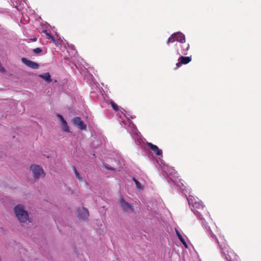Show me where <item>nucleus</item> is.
<instances>
[{"label": "nucleus", "instance_id": "1", "mask_svg": "<svg viewBox=\"0 0 261 261\" xmlns=\"http://www.w3.org/2000/svg\"><path fill=\"white\" fill-rule=\"evenodd\" d=\"M14 212L18 220L22 223L29 221L28 213L23 205L18 204L14 207Z\"/></svg>", "mask_w": 261, "mask_h": 261}, {"label": "nucleus", "instance_id": "2", "mask_svg": "<svg viewBox=\"0 0 261 261\" xmlns=\"http://www.w3.org/2000/svg\"><path fill=\"white\" fill-rule=\"evenodd\" d=\"M189 204L191 207V208L193 212L194 210H202L203 208V205L202 202L199 200L197 198H196L192 195H190L187 198Z\"/></svg>", "mask_w": 261, "mask_h": 261}, {"label": "nucleus", "instance_id": "3", "mask_svg": "<svg viewBox=\"0 0 261 261\" xmlns=\"http://www.w3.org/2000/svg\"><path fill=\"white\" fill-rule=\"evenodd\" d=\"M30 170L35 179H38L43 177L44 175L42 168L38 165H32L30 167Z\"/></svg>", "mask_w": 261, "mask_h": 261}, {"label": "nucleus", "instance_id": "4", "mask_svg": "<svg viewBox=\"0 0 261 261\" xmlns=\"http://www.w3.org/2000/svg\"><path fill=\"white\" fill-rule=\"evenodd\" d=\"M222 251L227 261H238L237 255L232 250H229L228 247L224 246V248H222Z\"/></svg>", "mask_w": 261, "mask_h": 261}, {"label": "nucleus", "instance_id": "5", "mask_svg": "<svg viewBox=\"0 0 261 261\" xmlns=\"http://www.w3.org/2000/svg\"><path fill=\"white\" fill-rule=\"evenodd\" d=\"M178 41L181 43H184L185 42V35L180 32H177L176 33H174L172 34L168 39L167 44H169L170 42H173L174 41Z\"/></svg>", "mask_w": 261, "mask_h": 261}, {"label": "nucleus", "instance_id": "6", "mask_svg": "<svg viewBox=\"0 0 261 261\" xmlns=\"http://www.w3.org/2000/svg\"><path fill=\"white\" fill-rule=\"evenodd\" d=\"M77 216L80 219L85 220L89 217V212L87 209L82 207L77 209Z\"/></svg>", "mask_w": 261, "mask_h": 261}, {"label": "nucleus", "instance_id": "7", "mask_svg": "<svg viewBox=\"0 0 261 261\" xmlns=\"http://www.w3.org/2000/svg\"><path fill=\"white\" fill-rule=\"evenodd\" d=\"M72 122L74 125L77 126L80 129L85 130L86 129V125L80 117H76L74 118L73 119Z\"/></svg>", "mask_w": 261, "mask_h": 261}, {"label": "nucleus", "instance_id": "8", "mask_svg": "<svg viewBox=\"0 0 261 261\" xmlns=\"http://www.w3.org/2000/svg\"><path fill=\"white\" fill-rule=\"evenodd\" d=\"M120 205L123 210L126 212H133L134 211L133 206L123 199L120 200Z\"/></svg>", "mask_w": 261, "mask_h": 261}, {"label": "nucleus", "instance_id": "9", "mask_svg": "<svg viewBox=\"0 0 261 261\" xmlns=\"http://www.w3.org/2000/svg\"><path fill=\"white\" fill-rule=\"evenodd\" d=\"M147 145L154 152L156 155L162 157V150L159 149L156 145L149 142L147 143Z\"/></svg>", "mask_w": 261, "mask_h": 261}, {"label": "nucleus", "instance_id": "10", "mask_svg": "<svg viewBox=\"0 0 261 261\" xmlns=\"http://www.w3.org/2000/svg\"><path fill=\"white\" fill-rule=\"evenodd\" d=\"M57 117L60 119V124L62 126L63 130L65 132H69L70 129L66 121L64 120V118L60 114H57Z\"/></svg>", "mask_w": 261, "mask_h": 261}, {"label": "nucleus", "instance_id": "11", "mask_svg": "<svg viewBox=\"0 0 261 261\" xmlns=\"http://www.w3.org/2000/svg\"><path fill=\"white\" fill-rule=\"evenodd\" d=\"M191 61L190 57L181 56L178 59V62L176 64V66L179 67L182 64H187Z\"/></svg>", "mask_w": 261, "mask_h": 261}, {"label": "nucleus", "instance_id": "12", "mask_svg": "<svg viewBox=\"0 0 261 261\" xmlns=\"http://www.w3.org/2000/svg\"><path fill=\"white\" fill-rule=\"evenodd\" d=\"M21 61L24 64L31 68L37 69L39 67V65L37 63L28 60L25 58H22Z\"/></svg>", "mask_w": 261, "mask_h": 261}, {"label": "nucleus", "instance_id": "13", "mask_svg": "<svg viewBox=\"0 0 261 261\" xmlns=\"http://www.w3.org/2000/svg\"><path fill=\"white\" fill-rule=\"evenodd\" d=\"M129 127L131 128L130 133L133 135H136L137 137H139V133H138L136 127L135 125L132 123L130 122H129Z\"/></svg>", "mask_w": 261, "mask_h": 261}, {"label": "nucleus", "instance_id": "14", "mask_svg": "<svg viewBox=\"0 0 261 261\" xmlns=\"http://www.w3.org/2000/svg\"><path fill=\"white\" fill-rule=\"evenodd\" d=\"M39 76L47 82H50L51 81L50 75L48 72L40 74Z\"/></svg>", "mask_w": 261, "mask_h": 261}, {"label": "nucleus", "instance_id": "15", "mask_svg": "<svg viewBox=\"0 0 261 261\" xmlns=\"http://www.w3.org/2000/svg\"><path fill=\"white\" fill-rule=\"evenodd\" d=\"M44 33L46 34V36H47L49 38L51 39L52 41L55 43L56 44H58V42L56 41L54 37L50 35V34L48 33L47 31H44Z\"/></svg>", "mask_w": 261, "mask_h": 261}, {"label": "nucleus", "instance_id": "16", "mask_svg": "<svg viewBox=\"0 0 261 261\" xmlns=\"http://www.w3.org/2000/svg\"><path fill=\"white\" fill-rule=\"evenodd\" d=\"M179 239L180 240V241L181 242V243L183 244V245H184V246L186 248H188V244L187 243H186V241L185 240V239H184V238L182 237V236H180L179 237H178Z\"/></svg>", "mask_w": 261, "mask_h": 261}, {"label": "nucleus", "instance_id": "17", "mask_svg": "<svg viewBox=\"0 0 261 261\" xmlns=\"http://www.w3.org/2000/svg\"><path fill=\"white\" fill-rule=\"evenodd\" d=\"M134 180L135 182L137 188L138 190H141L142 189V186L141 184L138 181H137V180H136L135 179H134Z\"/></svg>", "mask_w": 261, "mask_h": 261}, {"label": "nucleus", "instance_id": "18", "mask_svg": "<svg viewBox=\"0 0 261 261\" xmlns=\"http://www.w3.org/2000/svg\"><path fill=\"white\" fill-rule=\"evenodd\" d=\"M189 45L187 44V47H186V48H183L180 51V53L182 54H184V55H187V52H188V51L189 50Z\"/></svg>", "mask_w": 261, "mask_h": 261}, {"label": "nucleus", "instance_id": "19", "mask_svg": "<svg viewBox=\"0 0 261 261\" xmlns=\"http://www.w3.org/2000/svg\"><path fill=\"white\" fill-rule=\"evenodd\" d=\"M74 172L75 174L76 177L80 180H81L82 179V177L81 176L80 174L79 173L76 169L74 168Z\"/></svg>", "mask_w": 261, "mask_h": 261}, {"label": "nucleus", "instance_id": "20", "mask_svg": "<svg viewBox=\"0 0 261 261\" xmlns=\"http://www.w3.org/2000/svg\"><path fill=\"white\" fill-rule=\"evenodd\" d=\"M111 105L112 106V107L113 108V109L115 110V111H118V107L117 106V105L114 102L112 101L111 102Z\"/></svg>", "mask_w": 261, "mask_h": 261}, {"label": "nucleus", "instance_id": "21", "mask_svg": "<svg viewBox=\"0 0 261 261\" xmlns=\"http://www.w3.org/2000/svg\"><path fill=\"white\" fill-rule=\"evenodd\" d=\"M41 49L40 48H36L33 49V52L36 54H39L41 52Z\"/></svg>", "mask_w": 261, "mask_h": 261}, {"label": "nucleus", "instance_id": "22", "mask_svg": "<svg viewBox=\"0 0 261 261\" xmlns=\"http://www.w3.org/2000/svg\"><path fill=\"white\" fill-rule=\"evenodd\" d=\"M175 232L178 237H179L180 236H181L179 232L178 231V230L176 229H175Z\"/></svg>", "mask_w": 261, "mask_h": 261}, {"label": "nucleus", "instance_id": "23", "mask_svg": "<svg viewBox=\"0 0 261 261\" xmlns=\"http://www.w3.org/2000/svg\"><path fill=\"white\" fill-rule=\"evenodd\" d=\"M212 237L213 238H214V239L216 240V242L219 244L218 240V239H217V238H216V237L215 236V234H212Z\"/></svg>", "mask_w": 261, "mask_h": 261}, {"label": "nucleus", "instance_id": "24", "mask_svg": "<svg viewBox=\"0 0 261 261\" xmlns=\"http://www.w3.org/2000/svg\"><path fill=\"white\" fill-rule=\"evenodd\" d=\"M0 71H1V72H4V68H3V67H1V66H0Z\"/></svg>", "mask_w": 261, "mask_h": 261}, {"label": "nucleus", "instance_id": "25", "mask_svg": "<svg viewBox=\"0 0 261 261\" xmlns=\"http://www.w3.org/2000/svg\"><path fill=\"white\" fill-rule=\"evenodd\" d=\"M36 39H37L36 38H34V39H32V40L33 41H36Z\"/></svg>", "mask_w": 261, "mask_h": 261}, {"label": "nucleus", "instance_id": "26", "mask_svg": "<svg viewBox=\"0 0 261 261\" xmlns=\"http://www.w3.org/2000/svg\"><path fill=\"white\" fill-rule=\"evenodd\" d=\"M163 170H164V171H165V172H166V169H165V168H164V169H163Z\"/></svg>", "mask_w": 261, "mask_h": 261}]
</instances>
